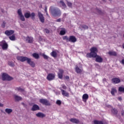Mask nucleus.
Returning <instances> with one entry per match:
<instances>
[{"instance_id":"5701e85b","label":"nucleus","mask_w":124,"mask_h":124,"mask_svg":"<svg viewBox=\"0 0 124 124\" xmlns=\"http://www.w3.org/2000/svg\"><path fill=\"white\" fill-rule=\"evenodd\" d=\"M75 71L77 73H82V70H81L79 67L77 65L75 67Z\"/></svg>"},{"instance_id":"ea45409f","label":"nucleus","mask_w":124,"mask_h":124,"mask_svg":"<svg viewBox=\"0 0 124 124\" xmlns=\"http://www.w3.org/2000/svg\"><path fill=\"white\" fill-rule=\"evenodd\" d=\"M56 104H57L58 105H61V104H62V101H61V100H58L56 101Z\"/></svg>"},{"instance_id":"a878e982","label":"nucleus","mask_w":124,"mask_h":124,"mask_svg":"<svg viewBox=\"0 0 124 124\" xmlns=\"http://www.w3.org/2000/svg\"><path fill=\"white\" fill-rule=\"evenodd\" d=\"M111 112L113 114V115H117V114H118V110L115 108L111 109Z\"/></svg>"},{"instance_id":"49530a36","label":"nucleus","mask_w":124,"mask_h":124,"mask_svg":"<svg viewBox=\"0 0 124 124\" xmlns=\"http://www.w3.org/2000/svg\"><path fill=\"white\" fill-rule=\"evenodd\" d=\"M61 21H62V19L61 18H59V19H57L56 22H61Z\"/></svg>"},{"instance_id":"aec40b11","label":"nucleus","mask_w":124,"mask_h":124,"mask_svg":"<svg viewBox=\"0 0 124 124\" xmlns=\"http://www.w3.org/2000/svg\"><path fill=\"white\" fill-rule=\"evenodd\" d=\"M70 122H71V123H73V124H78V123H79V120H78L76 118L70 119Z\"/></svg>"},{"instance_id":"37998d69","label":"nucleus","mask_w":124,"mask_h":124,"mask_svg":"<svg viewBox=\"0 0 124 124\" xmlns=\"http://www.w3.org/2000/svg\"><path fill=\"white\" fill-rule=\"evenodd\" d=\"M45 31L46 32V33H49L50 32V31L47 29H45Z\"/></svg>"},{"instance_id":"0eeeda50","label":"nucleus","mask_w":124,"mask_h":124,"mask_svg":"<svg viewBox=\"0 0 124 124\" xmlns=\"http://www.w3.org/2000/svg\"><path fill=\"white\" fill-rule=\"evenodd\" d=\"M17 14L18 16H19L21 21H22L23 22L26 21V19H25V16H24V15H23V13H22V10L18 9L17 10Z\"/></svg>"},{"instance_id":"79ce46f5","label":"nucleus","mask_w":124,"mask_h":124,"mask_svg":"<svg viewBox=\"0 0 124 124\" xmlns=\"http://www.w3.org/2000/svg\"><path fill=\"white\" fill-rule=\"evenodd\" d=\"M5 24H6L5 22L3 21V23L1 25L2 28H5Z\"/></svg>"},{"instance_id":"dca6fc26","label":"nucleus","mask_w":124,"mask_h":124,"mask_svg":"<svg viewBox=\"0 0 124 124\" xmlns=\"http://www.w3.org/2000/svg\"><path fill=\"white\" fill-rule=\"evenodd\" d=\"M61 92H62V95H63V96H66V97H69V93L67 92H66V91L61 89Z\"/></svg>"},{"instance_id":"6e6552de","label":"nucleus","mask_w":124,"mask_h":124,"mask_svg":"<svg viewBox=\"0 0 124 124\" xmlns=\"http://www.w3.org/2000/svg\"><path fill=\"white\" fill-rule=\"evenodd\" d=\"M0 46H1L3 50H7V48H8V45L5 41H3L0 42Z\"/></svg>"},{"instance_id":"f3484780","label":"nucleus","mask_w":124,"mask_h":124,"mask_svg":"<svg viewBox=\"0 0 124 124\" xmlns=\"http://www.w3.org/2000/svg\"><path fill=\"white\" fill-rule=\"evenodd\" d=\"M89 99V95L87 93L84 94L82 95V100L84 102H87V100Z\"/></svg>"},{"instance_id":"5fc2aeb1","label":"nucleus","mask_w":124,"mask_h":124,"mask_svg":"<svg viewBox=\"0 0 124 124\" xmlns=\"http://www.w3.org/2000/svg\"><path fill=\"white\" fill-rule=\"evenodd\" d=\"M103 0V1H105V0Z\"/></svg>"},{"instance_id":"3c124183","label":"nucleus","mask_w":124,"mask_h":124,"mask_svg":"<svg viewBox=\"0 0 124 124\" xmlns=\"http://www.w3.org/2000/svg\"><path fill=\"white\" fill-rule=\"evenodd\" d=\"M0 107H3V104L0 103Z\"/></svg>"},{"instance_id":"a19ab883","label":"nucleus","mask_w":124,"mask_h":124,"mask_svg":"<svg viewBox=\"0 0 124 124\" xmlns=\"http://www.w3.org/2000/svg\"><path fill=\"white\" fill-rule=\"evenodd\" d=\"M67 4L69 7H71L72 6V3L70 2H67Z\"/></svg>"},{"instance_id":"7ed1b4c3","label":"nucleus","mask_w":124,"mask_h":124,"mask_svg":"<svg viewBox=\"0 0 124 124\" xmlns=\"http://www.w3.org/2000/svg\"><path fill=\"white\" fill-rule=\"evenodd\" d=\"M51 14L53 16H61L62 13L61 10L58 8H54L51 10Z\"/></svg>"},{"instance_id":"e433bc0d","label":"nucleus","mask_w":124,"mask_h":124,"mask_svg":"<svg viewBox=\"0 0 124 124\" xmlns=\"http://www.w3.org/2000/svg\"><path fill=\"white\" fill-rule=\"evenodd\" d=\"M81 28L84 29V30H88V29H89V27L87 26V25H82Z\"/></svg>"},{"instance_id":"58836bf2","label":"nucleus","mask_w":124,"mask_h":124,"mask_svg":"<svg viewBox=\"0 0 124 124\" xmlns=\"http://www.w3.org/2000/svg\"><path fill=\"white\" fill-rule=\"evenodd\" d=\"M119 92H124V87H120L119 88Z\"/></svg>"},{"instance_id":"f8f14e48","label":"nucleus","mask_w":124,"mask_h":124,"mask_svg":"<svg viewBox=\"0 0 124 124\" xmlns=\"http://www.w3.org/2000/svg\"><path fill=\"white\" fill-rule=\"evenodd\" d=\"M25 40L27 43H32L33 42V38L32 37H30V36H27L25 38Z\"/></svg>"},{"instance_id":"ddd939ff","label":"nucleus","mask_w":124,"mask_h":124,"mask_svg":"<svg viewBox=\"0 0 124 124\" xmlns=\"http://www.w3.org/2000/svg\"><path fill=\"white\" fill-rule=\"evenodd\" d=\"M63 70L59 69V72L58 73V76L59 79H62V77L63 76Z\"/></svg>"},{"instance_id":"39448f33","label":"nucleus","mask_w":124,"mask_h":124,"mask_svg":"<svg viewBox=\"0 0 124 124\" xmlns=\"http://www.w3.org/2000/svg\"><path fill=\"white\" fill-rule=\"evenodd\" d=\"M24 17H25L26 19H29V18L31 17L32 20H34V19H35V13H31V14L30 13H26L24 14Z\"/></svg>"},{"instance_id":"4c0bfd02","label":"nucleus","mask_w":124,"mask_h":124,"mask_svg":"<svg viewBox=\"0 0 124 124\" xmlns=\"http://www.w3.org/2000/svg\"><path fill=\"white\" fill-rule=\"evenodd\" d=\"M8 63L10 66H14V63H13L12 62H9Z\"/></svg>"},{"instance_id":"f704fd0d","label":"nucleus","mask_w":124,"mask_h":124,"mask_svg":"<svg viewBox=\"0 0 124 124\" xmlns=\"http://www.w3.org/2000/svg\"><path fill=\"white\" fill-rule=\"evenodd\" d=\"M42 56V57H43L45 60H48V59H49V57H48L47 55H45V54H43Z\"/></svg>"},{"instance_id":"f257e3e1","label":"nucleus","mask_w":124,"mask_h":124,"mask_svg":"<svg viewBox=\"0 0 124 124\" xmlns=\"http://www.w3.org/2000/svg\"><path fill=\"white\" fill-rule=\"evenodd\" d=\"M98 50L96 47H92L90 48V52L86 54V58H95L96 62L101 63L103 62V58L99 55H97Z\"/></svg>"},{"instance_id":"a18cd8bd","label":"nucleus","mask_w":124,"mask_h":124,"mask_svg":"<svg viewBox=\"0 0 124 124\" xmlns=\"http://www.w3.org/2000/svg\"><path fill=\"white\" fill-rule=\"evenodd\" d=\"M121 115H122V117H124V110H123L122 111H121Z\"/></svg>"},{"instance_id":"2eb2a0df","label":"nucleus","mask_w":124,"mask_h":124,"mask_svg":"<svg viewBox=\"0 0 124 124\" xmlns=\"http://www.w3.org/2000/svg\"><path fill=\"white\" fill-rule=\"evenodd\" d=\"M111 81L113 83V84H119V83L121 82V79L117 78H112L111 79Z\"/></svg>"},{"instance_id":"864d4df0","label":"nucleus","mask_w":124,"mask_h":124,"mask_svg":"<svg viewBox=\"0 0 124 124\" xmlns=\"http://www.w3.org/2000/svg\"><path fill=\"white\" fill-rule=\"evenodd\" d=\"M106 78H104L103 79V81H106Z\"/></svg>"},{"instance_id":"a211bd4d","label":"nucleus","mask_w":124,"mask_h":124,"mask_svg":"<svg viewBox=\"0 0 124 124\" xmlns=\"http://www.w3.org/2000/svg\"><path fill=\"white\" fill-rule=\"evenodd\" d=\"M36 117H38V118H45L46 117V115L42 112H38L36 114Z\"/></svg>"},{"instance_id":"9b49d317","label":"nucleus","mask_w":124,"mask_h":124,"mask_svg":"<svg viewBox=\"0 0 124 124\" xmlns=\"http://www.w3.org/2000/svg\"><path fill=\"white\" fill-rule=\"evenodd\" d=\"M77 41V38L75 36L71 35L69 37V42H71L72 43H75Z\"/></svg>"},{"instance_id":"603ef678","label":"nucleus","mask_w":124,"mask_h":124,"mask_svg":"<svg viewBox=\"0 0 124 124\" xmlns=\"http://www.w3.org/2000/svg\"><path fill=\"white\" fill-rule=\"evenodd\" d=\"M122 63H123V64H124V59H123L122 60Z\"/></svg>"},{"instance_id":"2f4dec72","label":"nucleus","mask_w":124,"mask_h":124,"mask_svg":"<svg viewBox=\"0 0 124 124\" xmlns=\"http://www.w3.org/2000/svg\"><path fill=\"white\" fill-rule=\"evenodd\" d=\"M93 123L94 124H104L102 121H99L97 120H94Z\"/></svg>"},{"instance_id":"4be33fe9","label":"nucleus","mask_w":124,"mask_h":124,"mask_svg":"<svg viewBox=\"0 0 124 124\" xmlns=\"http://www.w3.org/2000/svg\"><path fill=\"white\" fill-rule=\"evenodd\" d=\"M32 56L34 58V59H35L36 60H38V59L40 58L39 54L37 53H33L32 54Z\"/></svg>"},{"instance_id":"b1692460","label":"nucleus","mask_w":124,"mask_h":124,"mask_svg":"<svg viewBox=\"0 0 124 124\" xmlns=\"http://www.w3.org/2000/svg\"><path fill=\"white\" fill-rule=\"evenodd\" d=\"M95 11L96 12L95 13L98 15H102V12L99 9H95Z\"/></svg>"},{"instance_id":"6e6d98bb","label":"nucleus","mask_w":124,"mask_h":124,"mask_svg":"<svg viewBox=\"0 0 124 124\" xmlns=\"http://www.w3.org/2000/svg\"><path fill=\"white\" fill-rule=\"evenodd\" d=\"M46 15L48 16V13H46Z\"/></svg>"},{"instance_id":"bb28decb","label":"nucleus","mask_w":124,"mask_h":124,"mask_svg":"<svg viewBox=\"0 0 124 124\" xmlns=\"http://www.w3.org/2000/svg\"><path fill=\"white\" fill-rule=\"evenodd\" d=\"M51 56L53 58H57V52L55 51H52V52L50 53Z\"/></svg>"},{"instance_id":"9d476101","label":"nucleus","mask_w":124,"mask_h":124,"mask_svg":"<svg viewBox=\"0 0 124 124\" xmlns=\"http://www.w3.org/2000/svg\"><path fill=\"white\" fill-rule=\"evenodd\" d=\"M38 17L41 23H44L45 22V17L40 12H38Z\"/></svg>"},{"instance_id":"72a5a7b5","label":"nucleus","mask_w":124,"mask_h":124,"mask_svg":"<svg viewBox=\"0 0 124 124\" xmlns=\"http://www.w3.org/2000/svg\"><path fill=\"white\" fill-rule=\"evenodd\" d=\"M60 2L62 4V6H63V7H66V5H65V3H64L63 1L61 0Z\"/></svg>"},{"instance_id":"de8ad7c7","label":"nucleus","mask_w":124,"mask_h":124,"mask_svg":"<svg viewBox=\"0 0 124 124\" xmlns=\"http://www.w3.org/2000/svg\"><path fill=\"white\" fill-rule=\"evenodd\" d=\"M118 100H119V101H122V97H119Z\"/></svg>"},{"instance_id":"c03bdc74","label":"nucleus","mask_w":124,"mask_h":124,"mask_svg":"<svg viewBox=\"0 0 124 124\" xmlns=\"http://www.w3.org/2000/svg\"><path fill=\"white\" fill-rule=\"evenodd\" d=\"M62 88L63 89V90H66L67 87H66V86H65L64 85H62Z\"/></svg>"},{"instance_id":"f03ea898","label":"nucleus","mask_w":124,"mask_h":124,"mask_svg":"<svg viewBox=\"0 0 124 124\" xmlns=\"http://www.w3.org/2000/svg\"><path fill=\"white\" fill-rule=\"evenodd\" d=\"M16 59L18 61H20V62H27V63L29 64L31 67H35V63L33 61H31V58H29L28 57H24V56H17Z\"/></svg>"},{"instance_id":"473e14b6","label":"nucleus","mask_w":124,"mask_h":124,"mask_svg":"<svg viewBox=\"0 0 124 124\" xmlns=\"http://www.w3.org/2000/svg\"><path fill=\"white\" fill-rule=\"evenodd\" d=\"M16 91H18V92H24V90L21 87H17L16 88Z\"/></svg>"},{"instance_id":"c756f323","label":"nucleus","mask_w":124,"mask_h":124,"mask_svg":"<svg viewBox=\"0 0 124 124\" xmlns=\"http://www.w3.org/2000/svg\"><path fill=\"white\" fill-rule=\"evenodd\" d=\"M5 111L6 113H7V114H10V113H12V109L11 108H6Z\"/></svg>"},{"instance_id":"423d86ee","label":"nucleus","mask_w":124,"mask_h":124,"mask_svg":"<svg viewBox=\"0 0 124 124\" xmlns=\"http://www.w3.org/2000/svg\"><path fill=\"white\" fill-rule=\"evenodd\" d=\"M40 103L43 104V105H46V106H50L51 103L49 102V101L46 99H40L39 100Z\"/></svg>"},{"instance_id":"8fccbe9b","label":"nucleus","mask_w":124,"mask_h":124,"mask_svg":"<svg viewBox=\"0 0 124 124\" xmlns=\"http://www.w3.org/2000/svg\"><path fill=\"white\" fill-rule=\"evenodd\" d=\"M22 105H23V106H27V105H26V104L25 103H21Z\"/></svg>"},{"instance_id":"c85d7f7f","label":"nucleus","mask_w":124,"mask_h":124,"mask_svg":"<svg viewBox=\"0 0 124 124\" xmlns=\"http://www.w3.org/2000/svg\"><path fill=\"white\" fill-rule=\"evenodd\" d=\"M9 38L10 40H12V41H14V40L16 39V38H15V34H13L12 36H10L9 37Z\"/></svg>"},{"instance_id":"1a4fd4ad","label":"nucleus","mask_w":124,"mask_h":124,"mask_svg":"<svg viewBox=\"0 0 124 124\" xmlns=\"http://www.w3.org/2000/svg\"><path fill=\"white\" fill-rule=\"evenodd\" d=\"M55 77L56 75H55V74L49 73L47 76L46 79L47 80H48V81H53V80L55 79Z\"/></svg>"},{"instance_id":"20e7f679","label":"nucleus","mask_w":124,"mask_h":124,"mask_svg":"<svg viewBox=\"0 0 124 124\" xmlns=\"http://www.w3.org/2000/svg\"><path fill=\"white\" fill-rule=\"evenodd\" d=\"M2 81H12L13 80V78L6 73H3L2 74Z\"/></svg>"},{"instance_id":"393cba45","label":"nucleus","mask_w":124,"mask_h":124,"mask_svg":"<svg viewBox=\"0 0 124 124\" xmlns=\"http://www.w3.org/2000/svg\"><path fill=\"white\" fill-rule=\"evenodd\" d=\"M115 93H117V89H116V88H112L110 92V93L112 94V95L114 96Z\"/></svg>"},{"instance_id":"412c9836","label":"nucleus","mask_w":124,"mask_h":124,"mask_svg":"<svg viewBox=\"0 0 124 124\" xmlns=\"http://www.w3.org/2000/svg\"><path fill=\"white\" fill-rule=\"evenodd\" d=\"M108 54L109 55V56H114V57H117V52L116 51H108Z\"/></svg>"},{"instance_id":"4468645a","label":"nucleus","mask_w":124,"mask_h":124,"mask_svg":"<svg viewBox=\"0 0 124 124\" xmlns=\"http://www.w3.org/2000/svg\"><path fill=\"white\" fill-rule=\"evenodd\" d=\"M14 31L13 30H7L5 31V34L7 36H10V35H12L14 34Z\"/></svg>"},{"instance_id":"c9c22d12","label":"nucleus","mask_w":124,"mask_h":124,"mask_svg":"<svg viewBox=\"0 0 124 124\" xmlns=\"http://www.w3.org/2000/svg\"><path fill=\"white\" fill-rule=\"evenodd\" d=\"M64 34H65V31L61 30L60 31V35H64Z\"/></svg>"},{"instance_id":"cd10ccee","label":"nucleus","mask_w":124,"mask_h":124,"mask_svg":"<svg viewBox=\"0 0 124 124\" xmlns=\"http://www.w3.org/2000/svg\"><path fill=\"white\" fill-rule=\"evenodd\" d=\"M15 99L16 101H20V100H22V97L18 95H15Z\"/></svg>"},{"instance_id":"09e8293b","label":"nucleus","mask_w":124,"mask_h":124,"mask_svg":"<svg viewBox=\"0 0 124 124\" xmlns=\"http://www.w3.org/2000/svg\"><path fill=\"white\" fill-rule=\"evenodd\" d=\"M65 79H66V80H68V79H69V76H66L65 77Z\"/></svg>"},{"instance_id":"6ab92c4d","label":"nucleus","mask_w":124,"mask_h":124,"mask_svg":"<svg viewBox=\"0 0 124 124\" xmlns=\"http://www.w3.org/2000/svg\"><path fill=\"white\" fill-rule=\"evenodd\" d=\"M31 111H37V110H39V106L37 105H33L31 109Z\"/></svg>"},{"instance_id":"7c9ffc66","label":"nucleus","mask_w":124,"mask_h":124,"mask_svg":"<svg viewBox=\"0 0 124 124\" xmlns=\"http://www.w3.org/2000/svg\"><path fill=\"white\" fill-rule=\"evenodd\" d=\"M63 40H66L67 42H69V38L67 36H63L62 37Z\"/></svg>"}]
</instances>
